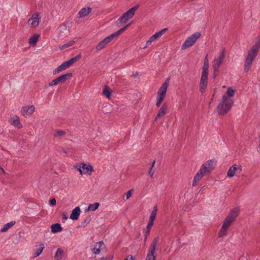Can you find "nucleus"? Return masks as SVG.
<instances>
[{
  "label": "nucleus",
  "mask_w": 260,
  "mask_h": 260,
  "mask_svg": "<svg viewBox=\"0 0 260 260\" xmlns=\"http://www.w3.org/2000/svg\"><path fill=\"white\" fill-rule=\"evenodd\" d=\"M233 100L229 98L228 96L224 94L222 98V101L220 102L217 108V112L219 115H223L231 109L233 105Z\"/></svg>",
  "instance_id": "obj_1"
},
{
  "label": "nucleus",
  "mask_w": 260,
  "mask_h": 260,
  "mask_svg": "<svg viewBox=\"0 0 260 260\" xmlns=\"http://www.w3.org/2000/svg\"><path fill=\"white\" fill-rule=\"evenodd\" d=\"M259 50V49L252 46L248 51L244 66L245 72H248L251 68L252 62L257 56Z\"/></svg>",
  "instance_id": "obj_2"
},
{
  "label": "nucleus",
  "mask_w": 260,
  "mask_h": 260,
  "mask_svg": "<svg viewBox=\"0 0 260 260\" xmlns=\"http://www.w3.org/2000/svg\"><path fill=\"white\" fill-rule=\"evenodd\" d=\"M138 7L139 5L136 6L124 13L122 16H121L116 22L117 25L118 26H120V25L122 23H125L128 20L132 18Z\"/></svg>",
  "instance_id": "obj_3"
},
{
  "label": "nucleus",
  "mask_w": 260,
  "mask_h": 260,
  "mask_svg": "<svg viewBox=\"0 0 260 260\" xmlns=\"http://www.w3.org/2000/svg\"><path fill=\"white\" fill-rule=\"evenodd\" d=\"M81 57V54H78V55L72 58L69 60L64 62L60 66H58L54 71H53V75H55L56 74L66 69L67 68L69 67L73 63L79 60Z\"/></svg>",
  "instance_id": "obj_4"
},
{
  "label": "nucleus",
  "mask_w": 260,
  "mask_h": 260,
  "mask_svg": "<svg viewBox=\"0 0 260 260\" xmlns=\"http://www.w3.org/2000/svg\"><path fill=\"white\" fill-rule=\"evenodd\" d=\"M201 36L200 32H196L188 37L181 46V49L184 50L194 45L197 40Z\"/></svg>",
  "instance_id": "obj_5"
},
{
  "label": "nucleus",
  "mask_w": 260,
  "mask_h": 260,
  "mask_svg": "<svg viewBox=\"0 0 260 260\" xmlns=\"http://www.w3.org/2000/svg\"><path fill=\"white\" fill-rule=\"evenodd\" d=\"M73 77L72 73H68L66 74L62 75L56 79L53 80L49 83V86L56 85L58 84H62L64 83L67 80L70 79Z\"/></svg>",
  "instance_id": "obj_6"
},
{
  "label": "nucleus",
  "mask_w": 260,
  "mask_h": 260,
  "mask_svg": "<svg viewBox=\"0 0 260 260\" xmlns=\"http://www.w3.org/2000/svg\"><path fill=\"white\" fill-rule=\"evenodd\" d=\"M159 238L158 237L154 238L145 260H156V256L154 255V253Z\"/></svg>",
  "instance_id": "obj_7"
},
{
  "label": "nucleus",
  "mask_w": 260,
  "mask_h": 260,
  "mask_svg": "<svg viewBox=\"0 0 260 260\" xmlns=\"http://www.w3.org/2000/svg\"><path fill=\"white\" fill-rule=\"evenodd\" d=\"M225 50L223 49L222 51L220 53L219 56L217 58H214L213 61L212 68L213 70L216 71L219 70V67H220L222 62L225 58Z\"/></svg>",
  "instance_id": "obj_8"
},
{
  "label": "nucleus",
  "mask_w": 260,
  "mask_h": 260,
  "mask_svg": "<svg viewBox=\"0 0 260 260\" xmlns=\"http://www.w3.org/2000/svg\"><path fill=\"white\" fill-rule=\"evenodd\" d=\"M239 213V209L238 208H234L230 212V213L224 220L232 224V223L235 220L237 217L238 216Z\"/></svg>",
  "instance_id": "obj_9"
},
{
  "label": "nucleus",
  "mask_w": 260,
  "mask_h": 260,
  "mask_svg": "<svg viewBox=\"0 0 260 260\" xmlns=\"http://www.w3.org/2000/svg\"><path fill=\"white\" fill-rule=\"evenodd\" d=\"M76 168H77V170L79 171L81 175H82L83 174H87L89 171H94L92 166L90 165H87L83 162L80 164L78 168H77V166H76Z\"/></svg>",
  "instance_id": "obj_10"
},
{
  "label": "nucleus",
  "mask_w": 260,
  "mask_h": 260,
  "mask_svg": "<svg viewBox=\"0 0 260 260\" xmlns=\"http://www.w3.org/2000/svg\"><path fill=\"white\" fill-rule=\"evenodd\" d=\"M91 251L93 253L98 254L100 253L101 250H103L106 249V245L102 241L95 243L94 245L91 246Z\"/></svg>",
  "instance_id": "obj_11"
},
{
  "label": "nucleus",
  "mask_w": 260,
  "mask_h": 260,
  "mask_svg": "<svg viewBox=\"0 0 260 260\" xmlns=\"http://www.w3.org/2000/svg\"><path fill=\"white\" fill-rule=\"evenodd\" d=\"M40 17L38 13L33 14L31 17L28 19V23L30 24L32 27H37L40 22Z\"/></svg>",
  "instance_id": "obj_12"
},
{
  "label": "nucleus",
  "mask_w": 260,
  "mask_h": 260,
  "mask_svg": "<svg viewBox=\"0 0 260 260\" xmlns=\"http://www.w3.org/2000/svg\"><path fill=\"white\" fill-rule=\"evenodd\" d=\"M35 107L34 105L30 106H25L22 107L21 112L25 117L31 115L35 111Z\"/></svg>",
  "instance_id": "obj_13"
},
{
  "label": "nucleus",
  "mask_w": 260,
  "mask_h": 260,
  "mask_svg": "<svg viewBox=\"0 0 260 260\" xmlns=\"http://www.w3.org/2000/svg\"><path fill=\"white\" fill-rule=\"evenodd\" d=\"M213 165L214 161L212 160H209L203 165L201 169L206 174L210 173L211 170L214 169Z\"/></svg>",
  "instance_id": "obj_14"
},
{
  "label": "nucleus",
  "mask_w": 260,
  "mask_h": 260,
  "mask_svg": "<svg viewBox=\"0 0 260 260\" xmlns=\"http://www.w3.org/2000/svg\"><path fill=\"white\" fill-rule=\"evenodd\" d=\"M168 30V28H165L161 30L160 31L155 33L154 35H152L149 39L147 41L146 44L147 45H150L152 42L156 40L158 38L162 36L167 30Z\"/></svg>",
  "instance_id": "obj_15"
},
{
  "label": "nucleus",
  "mask_w": 260,
  "mask_h": 260,
  "mask_svg": "<svg viewBox=\"0 0 260 260\" xmlns=\"http://www.w3.org/2000/svg\"><path fill=\"white\" fill-rule=\"evenodd\" d=\"M231 225V224L224 220L221 228L218 233L219 237H222L226 235V231Z\"/></svg>",
  "instance_id": "obj_16"
},
{
  "label": "nucleus",
  "mask_w": 260,
  "mask_h": 260,
  "mask_svg": "<svg viewBox=\"0 0 260 260\" xmlns=\"http://www.w3.org/2000/svg\"><path fill=\"white\" fill-rule=\"evenodd\" d=\"M168 107V105L166 103H164L161 108H160L155 118V121L157 120L158 119L161 118V117H164L166 113V110Z\"/></svg>",
  "instance_id": "obj_17"
},
{
  "label": "nucleus",
  "mask_w": 260,
  "mask_h": 260,
  "mask_svg": "<svg viewBox=\"0 0 260 260\" xmlns=\"http://www.w3.org/2000/svg\"><path fill=\"white\" fill-rule=\"evenodd\" d=\"M168 86V84L166 82L164 83L158 89V91H157V96L165 98Z\"/></svg>",
  "instance_id": "obj_18"
},
{
  "label": "nucleus",
  "mask_w": 260,
  "mask_h": 260,
  "mask_svg": "<svg viewBox=\"0 0 260 260\" xmlns=\"http://www.w3.org/2000/svg\"><path fill=\"white\" fill-rule=\"evenodd\" d=\"M10 123L18 128L22 127V125L20 122L19 118L17 115L11 118Z\"/></svg>",
  "instance_id": "obj_19"
},
{
  "label": "nucleus",
  "mask_w": 260,
  "mask_h": 260,
  "mask_svg": "<svg viewBox=\"0 0 260 260\" xmlns=\"http://www.w3.org/2000/svg\"><path fill=\"white\" fill-rule=\"evenodd\" d=\"M206 175V174L203 172V171L201 169L200 171L197 173L195 175L193 182L192 186H195L197 185V183L203 177V175Z\"/></svg>",
  "instance_id": "obj_20"
},
{
  "label": "nucleus",
  "mask_w": 260,
  "mask_h": 260,
  "mask_svg": "<svg viewBox=\"0 0 260 260\" xmlns=\"http://www.w3.org/2000/svg\"><path fill=\"white\" fill-rule=\"evenodd\" d=\"M80 208L79 207H76L72 212L70 218L72 220H77L79 217Z\"/></svg>",
  "instance_id": "obj_21"
},
{
  "label": "nucleus",
  "mask_w": 260,
  "mask_h": 260,
  "mask_svg": "<svg viewBox=\"0 0 260 260\" xmlns=\"http://www.w3.org/2000/svg\"><path fill=\"white\" fill-rule=\"evenodd\" d=\"M91 11V8L87 7V8H82L78 13L79 18H83L87 16Z\"/></svg>",
  "instance_id": "obj_22"
},
{
  "label": "nucleus",
  "mask_w": 260,
  "mask_h": 260,
  "mask_svg": "<svg viewBox=\"0 0 260 260\" xmlns=\"http://www.w3.org/2000/svg\"><path fill=\"white\" fill-rule=\"evenodd\" d=\"M40 35L37 34H34L29 39V43L32 46H36L37 43L39 40Z\"/></svg>",
  "instance_id": "obj_23"
},
{
  "label": "nucleus",
  "mask_w": 260,
  "mask_h": 260,
  "mask_svg": "<svg viewBox=\"0 0 260 260\" xmlns=\"http://www.w3.org/2000/svg\"><path fill=\"white\" fill-rule=\"evenodd\" d=\"M124 31L122 28L120 29L118 31L113 33L112 34L109 35L106 38H107V40L109 42V43L115 38L119 36L121 33H122Z\"/></svg>",
  "instance_id": "obj_24"
},
{
  "label": "nucleus",
  "mask_w": 260,
  "mask_h": 260,
  "mask_svg": "<svg viewBox=\"0 0 260 260\" xmlns=\"http://www.w3.org/2000/svg\"><path fill=\"white\" fill-rule=\"evenodd\" d=\"M108 43H109V42L107 40V38H105L98 44L95 48L97 51H100L103 49Z\"/></svg>",
  "instance_id": "obj_25"
},
{
  "label": "nucleus",
  "mask_w": 260,
  "mask_h": 260,
  "mask_svg": "<svg viewBox=\"0 0 260 260\" xmlns=\"http://www.w3.org/2000/svg\"><path fill=\"white\" fill-rule=\"evenodd\" d=\"M51 232L53 233H56L59 232H61L62 230V228L61 227L60 224L59 223H55L53 224L51 226Z\"/></svg>",
  "instance_id": "obj_26"
},
{
  "label": "nucleus",
  "mask_w": 260,
  "mask_h": 260,
  "mask_svg": "<svg viewBox=\"0 0 260 260\" xmlns=\"http://www.w3.org/2000/svg\"><path fill=\"white\" fill-rule=\"evenodd\" d=\"M103 94L106 96L107 98L110 99L111 95V90L108 86L105 85L104 87L103 90Z\"/></svg>",
  "instance_id": "obj_27"
},
{
  "label": "nucleus",
  "mask_w": 260,
  "mask_h": 260,
  "mask_svg": "<svg viewBox=\"0 0 260 260\" xmlns=\"http://www.w3.org/2000/svg\"><path fill=\"white\" fill-rule=\"evenodd\" d=\"M236 164L232 166L228 172V176L230 178L233 177L236 173Z\"/></svg>",
  "instance_id": "obj_28"
},
{
  "label": "nucleus",
  "mask_w": 260,
  "mask_h": 260,
  "mask_svg": "<svg viewBox=\"0 0 260 260\" xmlns=\"http://www.w3.org/2000/svg\"><path fill=\"white\" fill-rule=\"evenodd\" d=\"M63 255V251L60 248H58L56 251L54 255V258L56 260H60L62 258Z\"/></svg>",
  "instance_id": "obj_29"
},
{
  "label": "nucleus",
  "mask_w": 260,
  "mask_h": 260,
  "mask_svg": "<svg viewBox=\"0 0 260 260\" xmlns=\"http://www.w3.org/2000/svg\"><path fill=\"white\" fill-rule=\"evenodd\" d=\"M15 223V221H11L4 225V227L1 230V232H5L9 229L12 227Z\"/></svg>",
  "instance_id": "obj_30"
},
{
  "label": "nucleus",
  "mask_w": 260,
  "mask_h": 260,
  "mask_svg": "<svg viewBox=\"0 0 260 260\" xmlns=\"http://www.w3.org/2000/svg\"><path fill=\"white\" fill-rule=\"evenodd\" d=\"M99 206L100 204L99 203H95L93 204H89L87 208V211H94L99 208Z\"/></svg>",
  "instance_id": "obj_31"
},
{
  "label": "nucleus",
  "mask_w": 260,
  "mask_h": 260,
  "mask_svg": "<svg viewBox=\"0 0 260 260\" xmlns=\"http://www.w3.org/2000/svg\"><path fill=\"white\" fill-rule=\"evenodd\" d=\"M207 82H208V81H200V91L202 93L204 92L205 89L206 88V87L207 85Z\"/></svg>",
  "instance_id": "obj_32"
},
{
  "label": "nucleus",
  "mask_w": 260,
  "mask_h": 260,
  "mask_svg": "<svg viewBox=\"0 0 260 260\" xmlns=\"http://www.w3.org/2000/svg\"><path fill=\"white\" fill-rule=\"evenodd\" d=\"M75 43V41L73 40L70 41L69 42L63 44V45L59 46V49L61 50L67 48L69 47L73 46Z\"/></svg>",
  "instance_id": "obj_33"
},
{
  "label": "nucleus",
  "mask_w": 260,
  "mask_h": 260,
  "mask_svg": "<svg viewBox=\"0 0 260 260\" xmlns=\"http://www.w3.org/2000/svg\"><path fill=\"white\" fill-rule=\"evenodd\" d=\"M236 91L232 89L231 87H229L227 89L226 93L225 94L229 98L234 96Z\"/></svg>",
  "instance_id": "obj_34"
},
{
  "label": "nucleus",
  "mask_w": 260,
  "mask_h": 260,
  "mask_svg": "<svg viewBox=\"0 0 260 260\" xmlns=\"http://www.w3.org/2000/svg\"><path fill=\"white\" fill-rule=\"evenodd\" d=\"M208 71L203 70L200 81H208Z\"/></svg>",
  "instance_id": "obj_35"
},
{
  "label": "nucleus",
  "mask_w": 260,
  "mask_h": 260,
  "mask_svg": "<svg viewBox=\"0 0 260 260\" xmlns=\"http://www.w3.org/2000/svg\"><path fill=\"white\" fill-rule=\"evenodd\" d=\"M208 68H209V61H208V55H207L204 59V65L203 67V70L208 71Z\"/></svg>",
  "instance_id": "obj_36"
},
{
  "label": "nucleus",
  "mask_w": 260,
  "mask_h": 260,
  "mask_svg": "<svg viewBox=\"0 0 260 260\" xmlns=\"http://www.w3.org/2000/svg\"><path fill=\"white\" fill-rule=\"evenodd\" d=\"M44 245L42 244L40 245V247L39 248H38L35 252V255H34V257H36L37 256H38L39 255H40L41 253L42 252L43 250V249H44Z\"/></svg>",
  "instance_id": "obj_37"
},
{
  "label": "nucleus",
  "mask_w": 260,
  "mask_h": 260,
  "mask_svg": "<svg viewBox=\"0 0 260 260\" xmlns=\"http://www.w3.org/2000/svg\"><path fill=\"white\" fill-rule=\"evenodd\" d=\"M91 217L90 216L86 217L84 220L82 222L81 226L82 227H85L87 224L89 223Z\"/></svg>",
  "instance_id": "obj_38"
},
{
  "label": "nucleus",
  "mask_w": 260,
  "mask_h": 260,
  "mask_svg": "<svg viewBox=\"0 0 260 260\" xmlns=\"http://www.w3.org/2000/svg\"><path fill=\"white\" fill-rule=\"evenodd\" d=\"M253 47L258 49L259 50L260 49V32L258 36L257 37L255 43L254 45L253 46Z\"/></svg>",
  "instance_id": "obj_39"
},
{
  "label": "nucleus",
  "mask_w": 260,
  "mask_h": 260,
  "mask_svg": "<svg viewBox=\"0 0 260 260\" xmlns=\"http://www.w3.org/2000/svg\"><path fill=\"white\" fill-rule=\"evenodd\" d=\"M66 134V132L62 130H57L55 132V134L54 136L55 137H59V136H62Z\"/></svg>",
  "instance_id": "obj_40"
},
{
  "label": "nucleus",
  "mask_w": 260,
  "mask_h": 260,
  "mask_svg": "<svg viewBox=\"0 0 260 260\" xmlns=\"http://www.w3.org/2000/svg\"><path fill=\"white\" fill-rule=\"evenodd\" d=\"M164 98H164V97L158 96V98H157V102H156V106L157 107H159L160 106L161 103H162V102L164 100Z\"/></svg>",
  "instance_id": "obj_41"
},
{
  "label": "nucleus",
  "mask_w": 260,
  "mask_h": 260,
  "mask_svg": "<svg viewBox=\"0 0 260 260\" xmlns=\"http://www.w3.org/2000/svg\"><path fill=\"white\" fill-rule=\"evenodd\" d=\"M157 206H155L153 207V210L152 211V212L151 213V215H153L156 216V214H157Z\"/></svg>",
  "instance_id": "obj_42"
},
{
  "label": "nucleus",
  "mask_w": 260,
  "mask_h": 260,
  "mask_svg": "<svg viewBox=\"0 0 260 260\" xmlns=\"http://www.w3.org/2000/svg\"><path fill=\"white\" fill-rule=\"evenodd\" d=\"M236 173H238L240 174L242 171V167L241 166H238L236 165Z\"/></svg>",
  "instance_id": "obj_43"
},
{
  "label": "nucleus",
  "mask_w": 260,
  "mask_h": 260,
  "mask_svg": "<svg viewBox=\"0 0 260 260\" xmlns=\"http://www.w3.org/2000/svg\"><path fill=\"white\" fill-rule=\"evenodd\" d=\"M133 191V189H131L128 191L126 194V200L128 199L132 195V192Z\"/></svg>",
  "instance_id": "obj_44"
},
{
  "label": "nucleus",
  "mask_w": 260,
  "mask_h": 260,
  "mask_svg": "<svg viewBox=\"0 0 260 260\" xmlns=\"http://www.w3.org/2000/svg\"><path fill=\"white\" fill-rule=\"evenodd\" d=\"M153 222H150V221H149L148 222V223L146 226V230H151L153 224Z\"/></svg>",
  "instance_id": "obj_45"
},
{
  "label": "nucleus",
  "mask_w": 260,
  "mask_h": 260,
  "mask_svg": "<svg viewBox=\"0 0 260 260\" xmlns=\"http://www.w3.org/2000/svg\"><path fill=\"white\" fill-rule=\"evenodd\" d=\"M49 204L50 205L52 206H54L56 204V201L55 199H52L49 201Z\"/></svg>",
  "instance_id": "obj_46"
},
{
  "label": "nucleus",
  "mask_w": 260,
  "mask_h": 260,
  "mask_svg": "<svg viewBox=\"0 0 260 260\" xmlns=\"http://www.w3.org/2000/svg\"><path fill=\"white\" fill-rule=\"evenodd\" d=\"M133 21H131L128 24L121 28L123 31H124L126 29H127L128 27H129L132 24Z\"/></svg>",
  "instance_id": "obj_47"
},
{
  "label": "nucleus",
  "mask_w": 260,
  "mask_h": 260,
  "mask_svg": "<svg viewBox=\"0 0 260 260\" xmlns=\"http://www.w3.org/2000/svg\"><path fill=\"white\" fill-rule=\"evenodd\" d=\"M155 217H156V216L150 214L149 221L154 222Z\"/></svg>",
  "instance_id": "obj_48"
},
{
  "label": "nucleus",
  "mask_w": 260,
  "mask_h": 260,
  "mask_svg": "<svg viewBox=\"0 0 260 260\" xmlns=\"http://www.w3.org/2000/svg\"><path fill=\"white\" fill-rule=\"evenodd\" d=\"M218 71H219V70H217L216 71H215V70H213V77L214 78H215L217 76V75L218 74Z\"/></svg>",
  "instance_id": "obj_49"
},
{
  "label": "nucleus",
  "mask_w": 260,
  "mask_h": 260,
  "mask_svg": "<svg viewBox=\"0 0 260 260\" xmlns=\"http://www.w3.org/2000/svg\"><path fill=\"white\" fill-rule=\"evenodd\" d=\"M150 230H146L144 232V237H148V235L150 234Z\"/></svg>",
  "instance_id": "obj_50"
},
{
  "label": "nucleus",
  "mask_w": 260,
  "mask_h": 260,
  "mask_svg": "<svg viewBox=\"0 0 260 260\" xmlns=\"http://www.w3.org/2000/svg\"><path fill=\"white\" fill-rule=\"evenodd\" d=\"M124 260H134V258L132 255L128 256L127 258H125Z\"/></svg>",
  "instance_id": "obj_51"
},
{
  "label": "nucleus",
  "mask_w": 260,
  "mask_h": 260,
  "mask_svg": "<svg viewBox=\"0 0 260 260\" xmlns=\"http://www.w3.org/2000/svg\"><path fill=\"white\" fill-rule=\"evenodd\" d=\"M149 174L150 175L151 177H152L154 175V172L152 171V170H151V168L150 169V170L149 171Z\"/></svg>",
  "instance_id": "obj_52"
},
{
  "label": "nucleus",
  "mask_w": 260,
  "mask_h": 260,
  "mask_svg": "<svg viewBox=\"0 0 260 260\" xmlns=\"http://www.w3.org/2000/svg\"><path fill=\"white\" fill-rule=\"evenodd\" d=\"M62 218L66 220L68 219V217L66 216V215L65 214H63Z\"/></svg>",
  "instance_id": "obj_53"
},
{
  "label": "nucleus",
  "mask_w": 260,
  "mask_h": 260,
  "mask_svg": "<svg viewBox=\"0 0 260 260\" xmlns=\"http://www.w3.org/2000/svg\"><path fill=\"white\" fill-rule=\"evenodd\" d=\"M62 27H63L64 29L67 30L68 31V32L69 31V29H68L67 27L66 26H64V25L63 26H61L60 28H61Z\"/></svg>",
  "instance_id": "obj_54"
},
{
  "label": "nucleus",
  "mask_w": 260,
  "mask_h": 260,
  "mask_svg": "<svg viewBox=\"0 0 260 260\" xmlns=\"http://www.w3.org/2000/svg\"><path fill=\"white\" fill-rule=\"evenodd\" d=\"M155 160H154V161L152 162V165H151V168H151V170H152V168H153V167H154V164H155Z\"/></svg>",
  "instance_id": "obj_55"
},
{
  "label": "nucleus",
  "mask_w": 260,
  "mask_h": 260,
  "mask_svg": "<svg viewBox=\"0 0 260 260\" xmlns=\"http://www.w3.org/2000/svg\"><path fill=\"white\" fill-rule=\"evenodd\" d=\"M147 237H144V242H146V241L147 239Z\"/></svg>",
  "instance_id": "obj_56"
},
{
  "label": "nucleus",
  "mask_w": 260,
  "mask_h": 260,
  "mask_svg": "<svg viewBox=\"0 0 260 260\" xmlns=\"http://www.w3.org/2000/svg\"><path fill=\"white\" fill-rule=\"evenodd\" d=\"M3 174H6V172L4 171V170L3 169V170H1Z\"/></svg>",
  "instance_id": "obj_57"
},
{
  "label": "nucleus",
  "mask_w": 260,
  "mask_h": 260,
  "mask_svg": "<svg viewBox=\"0 0 260 260\" xmlns=\"http://www.w3.org/2000/svg\"><path fill=\"white\" fill-rule=\"evenodd\" d=\"M137 75V73H136V74H133L132 77H135Z\"/></svg>",
  "instance_id": "obj_58"
},
{
  "label": "nucleus",
  "mask_w": 260,
  "mask_h": 260,
  "mask_svg": "<svg viewBox=\"0 0 260 260\" xmlns=\"http://www.w3.org/2000/svg\"><path fill=\"white\" fill-rule=\"evenodd\" d=\"M63 152H64V153H67V151H65V150H63Z\"/></svg>",
  "instance_id": "obj_59"
}]
</instances>
